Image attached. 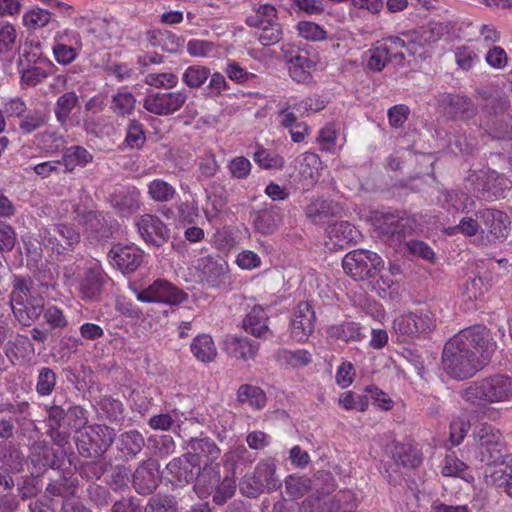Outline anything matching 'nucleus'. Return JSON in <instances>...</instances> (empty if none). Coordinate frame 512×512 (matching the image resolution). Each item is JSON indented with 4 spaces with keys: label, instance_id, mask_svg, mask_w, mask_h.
<instances>
[{
    "label": "nucleus",
    "instance_id": "cd10ccee",
    "mask_svg": "<svg viewBox=\"0 0 512 512\" xmlns=\"http://www.w3.org/2000/svg\"><path fill=\"white\" fill-rule=\"evenodd\" d=\"M268 316L260 306H254L243 320V328L254 337L266 339L271 334Z\"/></svg>",
    "mask_w": 512,
    "mask_h": 512
},
{
    "label": "nucleus",
    "instance_id": "a19ab883",
    "mask_svg": "<svg viewBox=\"0 0 512 512\" xmlns=\"http://www.w3.org/2000/svg\"><path fill=\"white\" fill-rule=\"evenodd\" d=\"M237 399L240 403L255 410L264 408L267 401L264 391L260 387L250 384H243L238 388Z\"/></svg>",
    "mask_w": 512,
    "mask_h": 512
},
{
    "label": "nucleus",
    "instance_id": "4468645a",
    "mask_svg": "<svg viewBox=\"0 0 512 512\" xmlns=\"http://www.w3.org/2000/svg\"><path fill=\"white\" fill-rule=\"evenodd\" d=\"M509 107V101L506 97L490 99L484 109L488 117L481 125L485 131L493 137L501 138L507 131L506 112Z\"/></svg>",
    "mask_w": 512,
    "mask_h": 512
},
{
    "label": "nucleus",
    "instance_id": "f3484780",
    "mask_svg": "<svg viewBox=\"0 0 512 512\" xmlns=\"http://www.w3.org/2000/svg\"><path fill=\"white\" fill-rule=\"evenodd\" d=\"M438 104L445 115L454 120H468L477 113L473 101L462 94H442L438 98Z\"/></svg>",
    "mask_w": 512,
    "mask_h": 512
},
{
    "label": "nucleus",
    "instance_id": "dca6fc26",
    "mask_svg": "<svg viewBox=\"0 0 512 512\" xmlns=\"http://www.w3.org/2000/svg\"><path fill=\"white\" fill-rule=\"evenodd\" d=\"M110 264L124 274L135 272L143 262V251L134 245H115L107 254Z\"/></svg>",
    "mask_w": 512,
    "mask_h": 512
},
{
    "label": "nucleus",
    "instance_id": "412c9836",
    "mask_svg": "<svg viewBox=\"0 0 512 512\" xmlns=\"http://www.w3.org/2000/svg\"><path fill=\"white\" fill-rule=\"evenodd\" d=\"M253 228L262 235L273 234L282 222L281 209L274 205L264 206L250 213Z\"/></svg>",
    "mask_w": 512,
    "mask_h": 512
},
{
    "label": "nucleus",
    "instance_id": "58836bf2",
    "mask_svg": "<svg viewBox=\"0 0 512 512\" xmlns=\"http://www.w3.org/2000/svg\"><path fill=\"white\" fill-rule=\"evenodd\" d=\"M16 320L23 326H29L43 313L42 299L35 298L29 303L11 307Z\"/></svg>",
    "mask_w": 512,
    "mask_h": 512
},
{
    "label": "nucleus",
    "instance_id": "6e6552de",
    "mask_svg": "<svg viewBox=\"0 0 512 512\" xmlns=\"http://www.w3.org/2000/svg\"><path fill=\"white\" fill-rule=\"evenodd\" d=\"M115 431L106 425L95 424L78 429L75 442L82 456L103 453L113 443Z\"/></svg>",
    "mask_w": 512,
    "mask_h": 512
},
{
    "label": "nucleus",
    "instance_id": "338daca9",
    "mask_svg": "<svg viewBox=\"0 0 512 512\" xmlns=\"http://www.w3.org/2000/svg\"><path fill=\"white\" fill-rule=\"evenodd\" d=\"M260 30L258 39L263 46H271L278 43L283 35L282 27L277 20L268 25L258 27Z\"/></svg>",
    "mask_w": 512,
    "mask_h": 512
},
{
    "label": "nucleus",
    "instance_id": "774afa93",
    "mask_svg": "<svg viewBox=\"0 0 512 512\" xmlns=\"http://www.w3.org/2000/svg\"><path fill=\"white\" fill-rule=\"evenodd\" d=\"M296 29L298 34L306 40L322 41L327 37L326 30L312 21H300L296 25Z\"/></svg>",
    "mask_w": 512,
    "mask_h": 512
},
{
    "label": "nucleus",
    "instance_id": "e433bc0d",
    "mask_svg": "<svg viewBox=\"0 0 512 512\" xmlns=\"http://www.w3.org/2000/svg\"><path fill=\"white\" fill-rule=\"evenodd\" d=\"M135 108L136 97L126 88L123 87L112 95L110 109L115 115L120 117L131 116Z\"/></svg>",
    "mask_w": 512,
    "mask_h": 512
},
{
    "label": "nucleus",
    "instance_id": "423d86ee",
    "mask_svg": "<svg viewBox=\"0 0 512 512\" xmlns=\"http://www.w3.org/2000/svg\"><path fill=\"white\" fill-rule=\"evenodd\" d=\"M38 237L40 244L57 256L69 254L80 242V233L64 223L41 228Z\"/></svg>",
    "mask_w": 512,
    "mask_h": 512
},
{
    "label": "nucleus",
    "instance_id": "9b49d317",
    "mask_svg": "<svg viewBox=\"0 0 512 512\" xmlns=\"http://www.w3.org/2000/svg\"><path fill=\"white\" fill-rule=\"evenodd\" d=\"M83 43L79 32L66 28L56 32L52 52L55 61L67 66L71 64L82 51Z\"/></svg>",
    "mask_w": 512,
    "mask_h": 512
},
{
    "label": "nucleus",
    "instance_id": "8fccbe9b",
    "mask_svg": "<svg viewBox=\"0 0 512 512\" xmlns=\"http://www.w3.org/2000/svg\"><path fill=\"white\" fill-rule=\"evenodd\" d=\"M51 21V13L48 10L33 7L22 16V24L28 31H36L44 28Z\"/></svg>",
    "mask_w": 512,
    "mask_h": 512
},
{
    "label": "nucleus",
    "instance_id": "f03ea898",
    "mask_svg": "<svg viewBox=\"0 0 512 512\" xmlns=\"http://www.w3.org/2000/svg\"><path fill=\"white\" fill-rule=\"evenodd\" d=\"M460 396L465 402L478 406L510 402L512 401V378L495 374L472 381L462 389Z\"/></svg>",
    "mask_w": 512,
    "mask_h": 512
},
{
    "label": "nucleus",
    "instance_id": "864d4df0",
    "mask_svg": "<svg viewBox=\"0 0 512 512\" xmlns=\"http://www.w3.org/2000/svg\"><path fill=\"white\" fill-rule=\"evenodd\" d=\"M328 335L331 338L345 342L360 340L363 335L358 324L354 322H343L328 328Z\"/></svg>",
    "mask_w": 512,
    "mask_h": 512
},
{
    "label": "nucleus",
    "instance_id": "ea45409f",
    "mask_svg": "<svg viewBox=\"0 0 512 512\" xmlns=\"http://www.w3.org/2000/svg\"><path fill=\"white\" fill-rule=\"evenodd\" d=\"M236 491V479L232 469H226L213 491V502L222 506L231 499Z\"/></svg>",
    "mask_w": 512,
    "mask_h": 512
},
{
    "label": "nucleus",
    "instance_id": "393cba45",
    "mask_svg": "<svg viewBox=\"0 0 512 512\" xmlns=\"http://www.w3.org/2000/svg\"><path fill=\"white\" fill-rule=\"evenodd\" d=\"M220 464L209 462L198 472L193 490L200 499L208 498L214 491L217 483L221 481Z\"/></svg>",
    "mask_w": 512,
    "mask_h": 512
},
{
    "label": "nucleus",
    "instance_id": "79ce46f5",
    "mask_svg": "<svg viewBox=\"0 0 512 512\" xmlns=\"http://www.w3.org/2000/svg\"><path fill=\"white\" fill-rule=\"evenodd\" d=\"M34 345L28 336L17 334L12 340H8L5 346V354L9 359H25L34 354Z\"/></svg>",
    "mask_w": 512,
    "mask_h": 512
},
{
    "label": "nucleus",
    "instance_id": "e2e57ef3",
    "mask_svg": "<svg viewBox=\"0 0 512 512\" xmlns=\"http://www.w3.org/2000/svg\"><path fill=\"white\" fill-rule=\"evenodd\" d=\"M178 82V76L172 72L149 73L145 77V83L156 89H173L178 85Z\"/></svg>",
    "mask_w": 512,
    "mask_h": 512
},
{
    "label": "nucleus",
    "instance_id": "de8ad7c7",
    "mask_svg": "<svg viewBox=\"0 0 512 512\" xmlns=\"http://www.w3.org/2000/svg\"><path fill=\"white\" fill-rule=\"evenodd\" d=\"M176 193V189L170 183L160 178L153 179L147 184V194L155 202H169Z\"/></svg>",
    "mask_w": 512,
    "mask_h": 512
},
{
    "label": "nucleus",
    "instance_id": "c756f323",
    "mask_svg": "<svg viewBox=\"0 0 512 512\" xmlns=\"http://www.w3.org/2000/svg\"><path fill=\"white\" fill-rule=\"evenodd\" d=\"M327 235L333 248H344L356 240L358 230L347 221L336 222L327 229Z\"/></svg>",
    "mask_w": 512,
    "mask_h": 512
},
{
    "label": "nucleus",
    "instance_id": "ddd939ff",
    "mask_svg": "<svg viewBox=\"0 0 512 512\" xmlns=\"http://www.w3.org/2000/svg\"><path fill=\"white\" fill-rule=\"evenodd\" d=\"M135 226L147 245L161 247L170 239V229L155 215L144 214L137 217Z\"/></svg>",
    "mask_w": 512,
    "mask_h": 512
},
{
    "label": "nucleus",
    "instance_id": "4be33fe9",
    "mask_svg": "<svg viewBox=\"0 0 512 512\" xmlns=\"http://www.w3.org/2000/svg\"><path fill=\"white\" fill-rule=\"evenodd\" d=\"M366 66L374 72L382 71L385 66L394 61L397 65H402L405 60V53L402 51H392L386 47V43L377 42L368 51Z\"/></svg>",
    "mask_w": 512,
    "mask_h": 512
},
{
    "label": "nucleus",
    "instance_id": "0e129e2a",
    "mask_svg": "<svg viewBox=\"0 0 512 512\" xmlns=\"http://www.w3.org/2000/svg\"><path fill=\"white\" fill-rule=\"evenodd\" d=\"M178 503L173 496L156 495L148 501L145 512H177Z\"/></svg>",
    "mask_w": 512,
    "mask_h": 512
},
{
    "label": "nucleus",
    "instance_id": "4c0bfd02",
    "mask_svg": "<svg viewBox=\"0 0 512 512\" xmlns=\"http://www.w3.org/2000/svg\"><path fill=\"white\" fill-rule=\"evenodd\" d=\"M316 66V62L306 55L297 54L289 59V74L298 83H307L311 79L310 70Z\"/></svg>",
    "mask_w": 512,
    "mask_h": 512
},
{
    "label": "nucleus",
    "instance_id": "603ef678",
    "mask_svg": "<svg viewBox=\"0 0 512 512\" xmlns=\"http://www.w3.org/2000/svg\"><path fill=\"white\" fill-rule=\"evenodd\" d=\"M210 69L204 65H190L182 74V82L190 89L201 88L209 79Z\"/></svg>",
    "mask_w": 512,
    "mask_h": 512
},
{
    "label": "nucleus",
    "instance_id": "473e14b6",
    "mask_svg": "<svg viewBox=\"0 0 512 512\" xmlns=\"http://www.w3.org/2000/svg\"><path fill=\"white\" fill-rule=\"evenodd\" d=\"M190 350L193 356L202 363H210L217 356V348L209 334L197 335L190 345Z\"/></svg>",
    "mask_w": 512,
    "mask_h": 512
},
{
    "label": "nucleus",
    "instance_id": "f704fd0d",
    "mask_svg": "<svg viewBox=\"0 0 512 512\" xmlns=\"http://www.w3.org/2000/svg\"><path fill=\"white\" fill-rule=\"evenodd\" d=\"M144 437L137 430L122 433L118 438V450L126 459H132L141 452L144 447Z\"/></svg>",
    "mask_w": 512,
    "mask_h": 512
},
{
    "label": "nucleus",
    "instance_id": "680f3d73",
    "mask_svg": "<svg viewBox=\"0 0 512 512\" xmlns=\"http://www.w3.org/2000/svg\"><path fill=\"white\" fill-rule=\"evenodd\" d=\"M99 409L106 418L113 422H119L123 419L124 407L121 401L109 396L100 399Z\"/></svg>",
    "mask_w": 512,
    "mask_h": 512
},
{
    "label": "nucleus",
    "instance_id": "2f4dec72",
    "mask_svg": "<svg viewBox=\"0 0 512 512\" xmlns=\"http://www.w3.org/2000/svg\"><path fill=\"white\" fill-rule=\"evenodd\" d=\"M93 158L92 153L86 148L73 145L64 150L60 164L64 165L66 172H72L76 167H85Z\"/></svg>",
    "mask_w": 512,
    "mask_h": 512
},
{
    "label": "nucleus",
    "instance_id": "a18cd8bd",
    "mask_svg": "<svg viewBox=\"0 0 512 512\" xmlns=\"http://www.w3.org/2000/svg\"><path fill=\"white\" fill-rule=\"evenodd\" d=\"M78 103L79 98L74 91L66 92L58 97L54 106V114L61 125H65L68 122L72 110Z\"/></svg>",
    "mask_w": 512,
    "mask_h": 512
},
{
    "label": "nucleus",
    "instance_id": "c9c22d12",
    "mask_svg": "<svg viewBox=\"0 0 512 512\" xmlns=\"http://www.w3.org/2000/svg\"><path fill=\"white\" fill-rule=\"evenodd\" d=\"M275 359L281 366L301 368L307 366L311 362L312 355L305 349L290 350L283 348L276 352Z\"/></svg>",
    "mask_w": 512,
    "mask_h": 512
},
{
    "label": "nucleus",
    "instance_id": "5fc2aeb1",
    "mask_svg": "<svg viewBox=\"0 0 512 512\" xmlns=\"http://www.w3.org/2000/svg\"><path fill=\"white\" fill-rule=\"evenodd\" d=\"M393 458L397 464L406 468H415L419 466L422 461L418 450L408 444L396 445Z\"/></svg>",
    "mask_w": 512,
    "mask_h": 512
},
{
    "label": "nucleus",
    "instance_id": "72a5a7b5",
    "mask_svg": "<svg viewBox=\"0 0 512 512\" xmlns=\"http://www.w3.org/2000/svg\"><path fill=\"white\" fill-rule=\"evenodd\" d=\"M438 202L448 211L464 212L469 207H474V201L462 191L446 190L440 193Z\"/></svg>",
    "mask_w": 512,
    "mask_h": 512
},
{
    "label": "nucleus",
    "instance_id": "a878e982",
    "mask_svg": "<svg viewBox=\"0 0 512 512\" xmlns=\"http://www.w3.org/2000/svg\"><path fill=\"white\" fill-rule=\"evenodd\" d=\"M224 350L232 357L247 361L256 357L259 343L246 337L227 335Z\"/></svg>",
    "mask_w": 512,
    "mask_h": 512
},
{
    "label": "nucleus",
    "instance_id": "39448f33",
    "mask_svg": "<svg viewBox=\"0 0 512 512\" xmlns=\"http://www.w3.org/2000/svg\"><path fill=\"white\" fill-rule=\"evenodd\" d=\"M476 457L486 465L503 462L506 453L505 441L499 429L488 423H481L473 430Z\"/></svg>",
    "mask_w": 512,
    "mask_h": 512
},
{
    "label": "nucleus",
    "instance_id": "49530a36",
    "mask_svg": "<svg viewBox=\"0 0 512 512\" xmlns=\"http://www.w3.org/2000/svg\"><path fill=\"white\" fill-rule=\"evenodd\" d=\"M191 453L199 458H207L210 462H214L220 456V449L216 443L210 438H193L188 442Z\"/></svg>",
    "mask_w": 512,
    "mask_h": 512
},
{
    "label": "nucleus",
    "instance_id": "5701e85b",
    "mask_svg": "<svg viewBox=\"0 0 512 512\" xmlns=\"http://www.w3.org/2000/svg\"><path fill=\"white\" fill-rule=\"evenodd\" d=\"M476 216L481 219L493 239L503 240L507 237L510 221L504 212L487 208L479 210Z\"/></svg>",
    "mask_w": 512,
    "mask_h": 512
},
{
    "label": "nucleus",
    "instance_id": "7c9ffc66",
    "mask_svg": "<svg viewBox=\"0 0 512 512\" xmlns=\"http://www.w3.org/2000/svg\"><path fill=\"white\" fill-rule=\"evenodd\" d=\"M275 470L276 466L273 461L266 460L257 464L253 479L258 489L274 490L280 486Z\"/></svg>",
    "mask_w": 512,
    "mask_h": 512
},
{
    "label": "nucleus",
    "instance_id": "0eeeda50",
    "mask_svg": "<svg viewBox=\"0 0 512 512\" xmlns=\"http://www.w3.org/2000/svg\"><path fill=\"white\" fill-rule=\"evenodd\" d=\"M345 273L356 281L376 277L384 267V261L375 252L369 250H353L342 260Z\"/></svg>",
    "mask_w": 512,
    "mask_h": 512
},
{
    "label": "nucleus",
    "instance_id": "c85d7f7f",
    "mask_svg": "<svg viewBox=\"0 0 512 512\" xmlns=\"http://www.w3.org/2000/svg\"><path fill=\"white\" fill-rule=\"evenodd\" d=\"M18 42L16 26L9 21H2L0 26V60L10 63L15 55Z\"/></svg>",
    "mask_w": 512,
    "mask_h": 512
},
{
    "label": "nucleus",
    "instance_id": "13d9d810",
    "mask_svg": "<svg viewBox=\"0 0 512 512\" xmlns=\"http://www.w3.org/2000/svg\"><path fill=\"white\" fill-rule=\"evenodd\" d=\"M77 481L67 479L66 477H59L48 484L46 493L51 496H60L64 499L71 498L74 495Z\"/></svg>",
    "mask_w": 512,
    "mask_h": 512
},
{
    "label": "nucleus",
    "instance_id": "aec40b11",
    "mask_svg": "<svg viewBox=\"0 0 512 512\" xmlns=\"http://www.w3.org/2000/svg\"><path fill=\"white\" fill-rule=\"evenodd\" d=\"M159 466L154 460L142 462L133 474V486L141 495L151 494L159 483Z\"/></svg>",
    "mask_w": 512,
    "mask_h": 512
},
{
    "label": "nucleus",
    "instance_id": "6ab92c4d",
    "mask_svg": "<svg viewBox=\"0 0 512 512\" xmlns=\"http://www.w3.org/2000/svg\"><path fill=\"white\" fill-rule=\"evenodd\" d=\"M315 312L309 302H300L290 322V335L297 342H304L314 331Z\"/></svg>",
    "mask_w": 512,
    "mask_h": 512
},
{
    "label": "nucleus",
    "instance_id": "b1692460",
    "mask_svg": "<svg viewBox=\"0 0 512 512\" xmlns=\"http://www.w3.org/2000/svg\"><path fill=\"white\" fill-rule=\"evenodd\" d=\"M408 219L392 213H382L376 218L375 227L383 237L400 242L411 227Z\"/></svg>",
    "mask_w": 512,
    "mask_h": 512
},
{
    "label": "nucleus",
    "instance_id": "052dcab7",
    "mask_svg": "<svg viewBox=\"0 0 512 512\" xmlns=\"http://www.w3.org/2000/svg\"><path fill=\"white\" fill-rule=\"evenodd\" d=\"M339 404L346 410L356 409L364 412L369 407V396L365 392L364 394H356L352 391H347L340 395Z\"/></svg>",
    "mask_w": 512,
    "mask_h": 512
},
{
    "label": "nucleus",
    "instance_id": "a211bd4d",
    "mask_svg": "<svg viewBox=\"0 0 512 512\" xmlns=\"http://www.w3.org/2000/svg\"><path fill=\"white\" fill-rule=\"evenodd\" d=\"M193 268L200 281L210 287H220L227 279V265L210 255L197 259Z\"/></svg>",
    "mask_w": 512,
    "mask_h": 512
},
{
    "label": "nucleus",
    "instance_id": "7ed1b4c3",
    "mask_svg": "<svg viewBox=\"0 0 512 512\" xmlns=\"http://www.w3.org/2000/svg\"><path fill=\"white\" fill-rule=\"evenodd\" d=\"M459 343L454 337L446 342L442 353V367L452 378L463 380L482 369L484 361L478 360L472 350Z\"/></svg>",
    "mask_w": 512,
    "mask_h": 512
},
{
    "label": "nucleus",
    "instance_id": "f257e3e1",
    "mask_svg": "<svg viewBox=\"0 0 512 512\" xmlns=\"http://www.w3.org/2000/svg\"><path fill=\"white\" fill-rule=\"evenodd\" d=\"M63 274L69 284H77L81 298L90 301L100 299L109 279L101 263L95 259L67 265Z\"/></svg>",
    "mask_w": 512,
    "mask_h": 512
},
{
    "label": "nucleus",
    "instance_id": "4d7b16f0",
    "mask_svg": "<svg viewBox=\"0 0 512 512\" xmlns=\"http://www.w3.org/2000/svg\"><path fill=\"white\" fill-rule=\"evenodd\" d=\"M146 142L144 126L137 120L129 121L126 129L125 143L131 149H140Z\"/></svg>",
    "mask_w": 512,
    "mask_h": 512
},
{
    "label": "nucleus",
    "instance_id": "37998d69",
    "mask_svg": "<svg viewBox=\"0 0 512 512\" xmlns=\"http://www.w3.org/2000/svg\"><path fill=\"white\" fill-rule=\"evenodd\" d=\"M335 212L333 202L319 198L312 200L305 209L307 218L314 224L324 223Z\"/></svg>",
    "mask_w": 512,
    "mask_h": 512
},
{
    "label": "nucleus",
    "instance_id": "2eb2a0df",
    "mask_svg": "<svg viewBox=\"0 0 512 512\" xmlns=\"http://www.w3.org/2000/svg\"><path fill=\"white\" fill-rule=\"evenodd\" d=\"M467 182L472 186L474 195L479 199L502 196L503 193L498 189L496 183L501 187L509 188L504 177L489 170L472 172L468 176Z\"/></svg>",
    "mask_w": 512,
    "mask_h": 512
},
{
    "label": "nucleus",
    "instance_id": "3c124183",
    "mask_svg": "<svg viewBox=\"0 0 512 512\" xmlns=\"http://www.w3.org/2000/svg\"><path fill=\"white\" fill-rule=\"evenodd\" d=\"M166 470L179 483H189L193 479L192 465L186 457L174 458L167 464Z\"/></svg>",
    "mask_w": 512,
    "mask_h": 512
},
{
    "label": "nucleus",
    "instance_id": "c03bdc74",
    "mask_svg": "<svg viewBox=\"0 0 512 512\" xmlns=\"http://www.w3.org/2000/svg\"><path fill=\"white\" fill-rule=\"evenodd\" d=\"M32 285L33 283L29 278L15 276L13 289L10 295L11 307L29 303L30 300L36 298L33 293Z\"/></svg>",
    "mask_w": 512,
    "mask_h": 512
},
{
    "label": "nucleus",
    "instance_id": "1a4fd4ad",
    "mask_svg": "<svg viewBox=\"0 0 512 512\" xmlns=\"http://www.w3.org/2000/svg\"><path fill=\"white\" fill-rule=\"evenodd\" d=\"M460 345L472 350L478 360L484 361V366L490 361L497 344L491 336L488 328L482 325H474L459 331L453 336Z\"/></svg>",
    "mask_w": 512,
    "mask_h": 512
},
{
    "label": "nucleus",
    "instance_id": "6e6d98bb",
    "mask_svg": "<svg viewBox=\"0 0 512 512\" xmlns=\"http://www.w3.org/2000/svg\"><path fill=\"white\" fill-rule=\"evenodd\" d=\"M278 19L277 10L270 4L260 5L254 14L246 18V23L250 27L258 28L260 26L268 25Z\"/></svg>",
    "mask_w": 512,
    "mask_h": 512
},
{
    "label": "nucleus",
    "instance_id": "bf43d9fd",
    "mask_svg": "<svg viewBox=\"0 0 512 512\" xmlns=\"http://www.w3.org/2000/svg\"><path fill=\"white\" fill-rule=\"evenodd\" d=\"M468 466L458 459L455 455L448 454L443 460L441 473L446 477H459L466 481H469V478L465 475Z\"/></svg>",
    "mask_w": 512,
    "mask_h": 512
},
{
    "label": "nucleus",
    "instance_id": "20e7f679",
    "mask_svg": "<svg viewBox=\"0 0 512 512\" xmlns=\"http://www.w3.org/2000/svg\"><path fill=\"white\" fill-rule=\"evenodd\" d=\"M436 316L428 307L401 314L393 321V332L402 342L427 336L436 329Z\"/></svg>",
    "mask_w": 512,
    "mask_h": 512
},
{
    "label": "nucleus",
    "instance_id": "bb28decb",
    "mask_svg": "<svg viewBox=\"0 0 512 512\" xmlns=\"http://www.w3.org/2000/svg\"><path fill=\"white\" fill-rule=\"evenodd\" d=\"M111 205L119 215L126 217L140 208V192L137 189H121L111 196Z\"/></svg>",
    "mask_w": 512,
    "mask_h": 512
},
{
    "label": "nucleus",
    "instance_id": "09e8293b",
    "mask_svg": "<svg viewBox=\"0 0 512 512\" xmlns=\"http://www.w3.org/2000/svg\"><path fill=\"white\" fill-rule=\"evenodd\" d=\"M254 162L265 170H282L285 165L284 158L275 151L259 147L253 154Z\"/></svg>",
    "mask_w": 512,
    "mask_h": 512
},
{
    "label": "nucleus",
    "instance_id": "69168bd1",
    "mask_svg": "<svg viewBox=\"0 0 512 512\" xmlns=\"http://www.w3.org/2000/svg\"><path fill=\"white\" fill-rule=\"evenodd\" d=\"M56 385V374L49 367H42L37 376L36 392L40 396H49L52 394Z\"/></svg>",
    "mask_w": 512,
    "mask_h": 512
},
{
    "label": "nucleus",
    "instance_id": "9d476101",
    "mask_svg": "<svg viewBox=\"0 0 512 512\" xmlns=\"http://www.w3.org/2000/svg\"><path fill=\"white\" fill-rule=\"evenodd\" d=\"M185 90L174 92H155L145 96L143 107L157 116H169L179 111L187 101Z\"/></svg>",
    "mask_w": 512,
    "mask_h": 512
},
{
    "label": "nucleus",
    "instance_id": "f8f14e48",
    "mask_svg": "<svg viewBox=\"0 0 512 512\" xmlns=\"http://www.w3.org/2000/svg\"><path fill=\"white\" fill-rule=\"evenodd\" d=\"M137 299L141 302H157L168 305H178L187 299V294L175 287L170 282L157 279L147 288L137 293Z\"/></svg>",
    "mask_w": 512,
    "mask_h": 512
}]
</instances>
